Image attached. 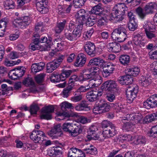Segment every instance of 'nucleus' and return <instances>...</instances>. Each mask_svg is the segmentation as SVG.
I'll list each match as a JSON object with an SVG mask.
<instances>
[{
	"label": "nucleus",
	"mask_w": 157,
	"mask_h": 157,
	"mask_svg": "<svg viewBox=\"0 0 157 157\" xmlns=\"http://www.w3.org/2000/svg\"><path fill=\"white\" fill-rule=\"evenodd\" d=\"M96 68L93 67L85 68L82 71L79 76L81 81H85L89 80V83L87 86L90 88L98 86L102 82L101 77L99 75H96V72L94 71Z\"/></svg>",
	"instance_id": "1"
},
{
	"label": "nucleus",
	"mask_w": 157,
	"mask_h": 157,
	"mask_svg": "<svg viewBox=\"0 0 157 157\" xmlns=\"http://www.w3.org/2000/svg\"><path fill=\"white\" fill-rule=\"evenodd\" d=\"M133 78L127 73L125 75L119 77L118 81L122 85H128L126 90V95L128 102H132L136 97L138 92V87L137 85L131 84Z\"/></svg>",
	"instance_id": "2"
},
{
	"label": "nucleus",
	"mask_w": 157,
	"mask_h": 157,
	"mask_svg": "<svg viewBox=\"0 0 157 157\" xmlns=\"http://www.w3.org/2000/svg\"><path fill=\"white\" fill-rule=\"evenodd\" d=\"M122 3H118L113 8L109 19L113 22L117 23L122 21L127 11L122 6Z\"/></svg>",
	"instance_id": "3"
},
{
	"label": "nucleus",
	"mask_w": 157,
	"mask_h": 157,
	"mask_svg": "<svg viewBox=\"0 0 157 157\" xmlns=\"http://www.w3.org/2000/svg\"><path fill=\"white\" fill-rule=\"evenodd\" d=\"M101 124L103 128V136L105 138H111L117 134V127L109 121L104 120Z\"/></svg>",
	"instance_id": "4"
},
{
	"label": "nucleus",
	"mask_w": 157,
	"mask_h": 157,
	"mask_svg": "<svg viewBox=\"0 0 157 157\" xmlns=\"http://www.w3.org/2000/svg\"><path fill=\"white\" fill-rule=\"evenodd\" d=\"M31 23L30 18L28 16L22 17L14 19L12 23L14 27L23 28L29 25Z\"/></svg>",
	"instance_id": "5"
},
{
	"label": "nucleus",
	"mask_w": 157,
	"mask_h": 157,
	"mask_svg": "<svg viewBox=\"0 0 157 157\" xmlns=\"http://www.w3.org/2000/svg\"><path fill=\"white\" fill-rule=\"evenodd\" d=\"M30 137L36 143H41L46 138L45 133L42 131L34 130L31 133Z\"/></svg>",
	"instance_id": "6"
},
{
	"label": "nucleus",
	"mask_w": 157,
	"mask_h": 157,
	"mask_svg": "<svg viewBox=\"0 0 157 157\" xmlns=\"http://www.w3.org/2000/svg\"><path fill=\"white\" fill-rule=\"evenodd\" d=\"M54 111V106L52 105H50L43 108L42 109V114L40 116L41 119L47 120L51 119L52 118L51 113H53Z\"/></svg>",
	"instance_id": "7"
},
{
	"label": "nucleus",
	"mask_w": 157,
	"mask_h": 157,
	"mask_svg": "<svg viewBox=\"0 0 157 157\" xmlns=\"http://www.w3.org/2000/svg\"><path fill=\"white\" fill-rule=\"evenodd\" d=\"M144 107L150 109L157 107V94H154L147 99L143 103Z\"/></svg>",
	"instance_id": "8"
},
{
	"label": "nucleus",
	"mask_w": 157,
	"mask_h": 157,
	"mask_svg": "<svg viewBox=\"0 0 157 157\" xmlns=\"http://www.w3.org/2000/svg\"><path fill=\"white\" fill-rule=\"evenodd\" d=\"M36 9L41 13L45 14L48 11V0H36Z\"/></svg>",
	"instance_id": "9"
},
{
	"label": "nucleus",
	"mask_w": 157,
	"mask_h": 157,
	"mask_svg": "<svg viewBox=\"0 0 157 157\" xmlns=\"http://www.w3.org/2000/svg\"><path fill=\"white\" fill-rule=\"evenodd\" d=\"M117 85L116 82L112 80H108L102 85L101 89L109 91H114L117 88Z\"/></svg>",
	"instance_id": "10"
},
{
	"label": "nucleus",
	"mask_w": 157,
	"mask_h": 157,
	"mask_svg": "<svg viewBox=\"0 0 157 157\" xmlns=\"http://www.w3.org/2000/svg\"><path fill=\"white\" fill-rule=\"evenodd\" d=\"M102 94V91L93 90L86 93V97L88 101L90 102H93L98 99Z\"/></svg>",
	"instance_id": "11"
},
{
	"label": "nucleus",
	"mask_w": 157,
	"mask_h": 157,
	"mask_svg": "<svg viewBox=\"0 0 157 157\" xmlns=\"http://www.w3.org/2000/svg\"><path fill=\"white\" fill-rule=\"evenodd\" d=\"M142 116L140 113H132L127 114L126 117L122 118V120H126L130 121H133V123H140L142 118Z\"/></svg>",
	"instance_id": "12"
},
{
	"label": "nucleus",
	"mask_w": 157,
	"mask_h": 157,
	"mask_svg": "<svg viewBox=\"0 0 157 157\" xmlns=\"http://www.w3.org/2000/svg\"><path fill=\"white\" fill-rule=\"evenodd\" d=\"M84 47L85 51L89 55L92 57L95 56L96 52L95 46L94 43L90 41L87 42Z\"/></svg>",
	"instance_id": "13"
},
{
	"label": "nucleus",
	"mask_w": 157,
	"mask_h": 157,
	"mask_svg": "<svg viewBox=\"0 0 157 157\" xmlns=\"http://www.w3.org/2000/svg\"><path fill=\"white\" fill-rule=\"evenodd\" d=\"M110 108V105L109 103H107L104 101H100L98 104L97 106L94 108L95 110H97L99 112L98 113H105L109 111Z\"/></svg>",
	"instance_id": "14"
},
{
	"label": "nucleus",
	"mask_w": 157,
	"mask_h": 157,
	"mask_svg": "<svg viewBox=\"0 0 157 157\" xmlns=\"http://www.w3.org/2000/svg\"><path fill=\"white\" fill-rule=\"evenodd\" d=\"M68 157H86L83 152L76 147L69 149L67 154Z\"/></svg>",
	"instance_id": "15"
},
{
	"label": "nucleus",
	"mask_w": 157,
	"mask_h": 157,
	"mask_svg": "<svg viewBox=\"0 0 157 157\" xmlns=\"http://www.w3.org/2000/svg\"><path fill=\"white\" fill-rule=\"evenodd\" d=\"M90 13L92 14H95V16L97 17H102L105 15L100 4H98L94 6Z\"/></svg>",
	"instance_id": "16"
},
{
	"label": "nucleus",
	"mask_w": 157,
	"mask_h": 157,
	"mask_svg": "<svg viewBox=\"0 0 157 157\" xmlns=\"http://www.w3.org/2000/svg\"><path fill=\"white\" fill-rule=\"evenodd\" d=\"M105 63V61L99 57L93 58L89 61L87 66L90 67L92 66L101 67Z\"/></svg>",
	"instance_id": "17"
},
{
	"label": "nucleus",
	"mask_w": 157,
	"mask_h": 157,
	"mask_svg": "<svg viewBox=\"0 0 157 157\" xmlns=\"http://www.w3.org/2000/svg\"><path fill=\"white\" fill-rule=\"evenodd\" d=\"M115 66L111 64L105 65L103 67L102 74L103 77L106 78L113 73L115 70Z\"/></svg>",
	"instance_id": "18"
},
{
	"label": "nucleus",
	"mask_w": 157,
	"mask_h": 157,
	"mask_svg": "<svg viewBox=\"0 0 157 157\" xmlns=\"http://www.w3.org/2000/svg\"><path fill=\"white\" fill-rule=\"evenodd\" d=\"M107 47L110 52L117 53L121 50L120 44L116 42L110 43L107 45Z\"/></svg>",
	"instance_id": "19"
},
{
	"label": "nucleus",
	"mask_w": 157,
	"mask_h": 157,
	"mask_svg": "<svg viewBox=\"0 0 157 157\" xmlns=\"http://www.w3.org/2000/svg\"><path fill=\"white\" fill-rule=\"evenodd\" d=\"M86 60V56L83 54H80L77 57L74 65L76 67H82Z\"/></svg>",
	"instance_id": "20"
},
{
	"label": "nucleus",
	"mask_w": 157,
	"mask_h": 157,
	"mask_svg": "<svg viewBox=\"0 0 157 157\" xmlns=\"http://www.w3.org/2000/svg\"><path fill=\"white\" fill-rule=\"evenodd\" d=\"M157 9V3L155 2H151L147 4L144 7V10L147 14H152L154 10Z\"/></svg>",
	"instance_id": "21"
},
{
	"label": "nucleus",
	"mask_w": 157,
	"mask_h": 157,
	"mask_svg": "<svg viewBox=\"0 0 157 157\" xmlns=\"http://www.w3.org/2000/svg\"><path fill=\"white\" fill-rule=\"evenodd\" d=\"M142 39L141 35L138 34L134 36L132 41L135 45L142 47L144 46L145 45V42L142 40Z\"/></svg>",
	"instance_id": "22"
},
{
	"label": "nucleus",
	"mask_w": 157,
	"mask_h": 157,
	"mask_svg": "<svg viewBox=\"0 0 157 157\" xmlns=\"http://www.w3.org/2000/svg\"><path fill=\"white\" fill-rule=\"evenodd\" d=\"M82 129L81 125L79 123L73 124L71 135L75 136L82 133Z\"/></svg>",
	"instance_id": "23"
},
{
	"label": "nucleus",
	"mask_w": 157,
	"mask_h": 157,
	"mask_svg": "<svg viewBox=\"0 0 157 157\" xmlns=\"http://www.w3.org/2000/svg\"><path fill=\"white\" fill-rule=\"evenodd\" d=\"M59 66V63L54 61L49 62L46 65V71L48 73H51L56 69Z\"/></svg>",
	"instance_id": "24"
},
{
	"label": "nucleus",
	"mask_w": 157,
	"mask_h": 157,
	"mask_svg": "<svg viewBox=\"0 0 157 157\" xmlns=\"http://www.w3.org/2000/svg\"><path fill=\"white\" fill-rule=\"evenodd\" d=\"M45 66V63L42 62L38 63H35L31 66L32 71L37 73L42 70Z\"/></svg>",
	"instance_id": "25"
},
{
	"label": "nucleus",
	"mask_w": 157,
	"mask_h": 157,
	"mask_svg": "<svg viewBox=\"0 0 157 157\" xmlns=\"http://www.w3.org/2000/svg\"><path fill=\"white\" fill-rule=\"evenodd\" d=\"M143 28L145 30V32L148 31L155 32L156 31L155 25H153L150 22H144L143 24Z\"/></svg>",
	"instance_id": "26"
},
{
	"label": "nucleus",
	"mask_w": 157,
	"mask_h": 157,
	"mask_svg": "<svg viewBox=\"0 0 157 157\" xmlns=\"http://www.w3.org/2000/svg\"><path fill=\"white\" fill-rule=\"evenodd\" d=\"M83 27V23L82 22H79V24L76 27H75L73 30L72 32L76 37L78 38L81 35Z\"/></svg>",
	"instance_id": "27"
},
{
	"label": "nucleus",
	"mask_w": 157,
	"mask_h": 157,
	"mask_svg": "<svg viewBox=\"0 0 157 157\" xmlns=\"http://www.w3.org/2000/svg\"><path fill=\"white\" fill-rule=\"evenodd\" d=\"M86 12L84 10L81 9L78 11L76 14L75 15V17L77 18V21H79L81 20L80 22L83 21L86 19Z\"/></svg>",
	"instance_id": "28"
},
{
	"label": "nucleus",
	"mask_w": 157,
	"mask_h": 157,
	"mask_svg": "<svg viewBox=\"0 0 157 157\" xmlns=\"http://www.w3.org/2000/svg\"><path fill=\"white\" fill-rule=\"evenodd\" d=\"M97 18L95 14L90 13L86 21V25L88 27H91L94 25L96 22Z\"/></svg>",
	"instance_id": "29"
},
{
	"label": "nucleus",
	"mask_w": 157,
	"mask_h": 157,
	"mask_svg": "<svg viewBox=\"0 0 157 157\" xmlns=\"http://www.w3.org/2000/svg\"><path fill=\"white\" fill-rule=\"evenodd\" d=\"M75 109L78 111L89 110L90 108L86 101H82L81 102L76 105L75 107Z\"/></svg>",
	"instance_id": "30"
},
{
	"label": "nucleus",
	"mask_w": 157,
	"mask_h": 157,
	"mask_svg": "<svg viewBox=\"0 0 157 157\" xmlns=\"http://www.w3.org/2000/svg\"><path fill=\"white\" fill-rule=\"evenodd\" d=\"M50 80L52 82H59L60 81H64L62 78L61 74L53 73L50 77Z\"/></svg>",
	"instance_id": "31"
},
{
	"label": "nucleus",
	"mask_w": 157,
	"mask_h": 157,
	"mask_svg": "<svg viewBox=\"0 0 157 157\" xmlns=\"http://www.w3.org/2000/svg\"><path fill=\"white\" fill-rule=\"evenodd\" d=\"M147 140L145 137L142 135L137 136L134 141V143L136 145H143L146 144Z\"/></svg>",
	"instance_id": "32"
},
{
	"label": "nucleus",
	"mask_w": 157,
	"mask_h": 157,
	"mask_svg": "<svg viewBox=\"0 0 157 157\" xmlns=\"http://www.w3.org/2000/svg\"><path fill=\"white\" fill-rule=\"evenodd\" d=\"M139 82L141 86L146 87L148 86L151 83V80L149 78L143 76L141 77Z\"/></svg>",
	"instance_id": "33"
},
{
	"label": "nucleus",
	"mask_w": 157,
	"mask_h": 157,
	"mask_svg": "<svg viewBox=\"0 0 157 157\" xmlns=\"http://www.w3.org/2000/svg\"><path fill=\"white\" fill-rule=\"evenodd\" d=\"M119 60L120 63L125 66L128 64L130 61V57L127 55H122L120 56Z\"/></svg>",
	"instance_id": "34"
},
{
	"label": "nucleus",
	"mask_w": 157,
	"mask_h": 157,
	"mask_svg": "<svg viewBox=\"0 0 157 157\" xmlns=\"http://www.w3.org/2000/svg\"><path fill=\"white\" fill-rule=\"evenodd\" d=\"M64 35L65 37L71 41H75L78 39L74 33L73 32L71 33V31L69 30H65Z\"/></svg>",
	"instance_id": "35"
},
{
	"label": "nucleus",
	"mask_w": 157,
	"mask_h": 157,
	"mask_svg": "<svg viewBox=\"0 0 157 157\" xmlns=\"http://www.w3.org/2000/svg\"><path fill=\"white\" fill-rule=\"evenodd\" d=\"M66 23V21L64 20L63 22L57 23V25L55 28V32L56 33H60L64 29L65 24Z\"/></svg>",
	"instance_id": "36"
},
{
	"label": "nucleus",
	"mask_w": 157,
	"mask_h": 157,
	"mask_svg": "<svg viewBox=\"0 0 157 157\" xmlns=\"http://www.w3.org/2000/svg\"><path fill=\"white\" fill-rule=\"evenodd\" d=\"M126 71V72L131 77L136 76L139 73L140 69L137 67H135L128 69Z\"/></svg>",
	"instance_id": "37"
},
{
	"label": "nucleus",
	"mask_w": 157,
	"mask_h": 157,
	"mask_svg": "<svg viewBox=\"0 0 157 157\" xmlns=\"http://www.w3.org/2000/svg\"><path fill=\"white\" fill-rule=\"evenodd\" d=\"M83 151H84L83 152L84 154L85 153H86L87 154L95 155L97 153L96 148L92 145L90 146V147L84 149Z\"/></svg>",
	"instance_id": "38"
},
{
	"label": "nucleus",
	"mask_w": 157,
	"mask_h": 157,
	"mask_svg": "<svg viewBox=\"0 0 157 157\" xmlns=\"http://www.w3.org/2000/svg\"><path fill=\"white\" fill-rule=\"evenodd\" d=\"M147 135L155 139H157V125L153 126L147 133Z\"/></svg>",
	"instance_id": "39"
},
{
	"label": "nucleus",
	"mask_w": 157,
	"mask_h": 157,
	"mask_svg": "<svg viewBox=\"0 0 157 157\" xmlns=\"http://www.w3.org/2000/svg\"><path fill=\"white\" fill-rule=\"evenodd\" d=\"M61 124H58L55 125L54 128L52 130V132L56 134V136L58 137H61L63 135L61 132Z\"/></svg>",
	"instance_id": "40"
},
{
	"label": "nucleus",
	"mask_w": 157,
	"mask_h": 157,
	"mask_svg": "<svg viewBox=\"0 0 157 157\" xmlns=\"http://www.w3.org/2000/svg\"><path fill=\"white\" fill-rule=\"evenodd\" d=\"M73 124L70 123H64L62 127L63 130L71 134Z\"/></svg>",
	"instance_id": "41"
},
{
	"label": "nucleus",
	"mask_w": 157,
	"mask_h": 157,
	"mask_svg": "<svg viewBox=\"0 0 157 157\" xmlns=\"http://www.w3.org/2000/svg\"><path fill=\"white\" fill-rule=\"evenodd\" d=\"M60 105L61 110L64 112L66 111L67 109H73L74 108L71 103L66 101L62 103Z\"/></svg>",
	"instance_id": "42"
},
{
	"label": "nucleus",
	"mask_w": 157,
	"mask_h": 157,
	"mask_svg": "<svg viewBox=\"0 0 157 157\" xmlns=\"http://www.w3.org/2000/svg\"><path fill=\"white\" fill-rule=\"evenodd\" d=\"M127 27L130 31H133L138 27L137 22L135 20H131L128 24Z\"/></svg>",
	"instance_id": "43"
},
{
	"label": "nucleus",
	"mask_w": 157,
	"mask_h": 157,
	"mask_svg": "<svg viewBox=\"0 0 157 157\" xmlns=\"http://www.w3.org/2000/svg\"><path fill=\"white\" fill-rule=\"evenodd\" d=\"M25 68L23 66L18 67L14 69L19 78L22 77L24 75L25 72Z\"/></svg>",
	"instance_id": "44"
},
{
	"label": "nucleus",
	"mask_w": 157,
	"mask_h": 157,
	"mask_svg": "<svg viewBox=\"0 0 157 157\" xmlns=\"http://www.w3.org/2000/svg\"><path fill=\"white\" fill-rule=\"evenodd\" d=\"M97 128L95 127H90L87 131L88 135L87 136V138L89 141L92 140L91 136L94 135L95 132L96 131Z\"/></svg>",
	"instance_id": "45"
},
{
	"label": "nucleus",
	"mask_w": 157,
	"mask_h": 157,
	"mask_svg": "<svg viewBox=\"0 0 157 157\" xmlns=\"http://www.w3.org/2000/svg\"><path fill=\"white\" fill-rule=\"evenodd\" d=\"M62 71V73L61 74L62 78H63L64 81L67 78L69 77L72 73V71L71 70L63 69Z\"/></svg>",
	"instance_id": "46"
},
{
	"label": "nucleus",
	"mask_w": 157,
	"mask_h": 157,
	"mask_svg": "<svg viewBox=\"0 0 157 157\" xmlns=\"http://www.w3.org/2000/svg\"><path fill=\"white\" fill-rule=\"evenodd\" d=\"M78 79L79 78L77 75H72L69 80L68 86H71L73 88V86H74L75 82L78 81Z\"/></svg>",
	"instance_id": "47"
},
{
	"label": "nucleus",
	"mask_w": 157,
	"mask_h": 157,
	"mask_svg": "<svg viewBox=\"0 0 157 157\" xmlns=\"http://www.w3.org/2000/svg\"><path fill=\"white\" fill-rule=\"evenodd\" d=\"M4 5L6 9H9L14 8L15 3L12 0H7L4 2Z\"/></svg>",
	"instance_id": "48"
},
{
	"label": "nucleus",
	"mask_w": 157,
	"mask_h": 157,
	"mask_svg": "<svg viewBox=\"0 0 157 157\" xmlns=\"http://www.w3.org/2000/svg\"><path fill=\"white\" fill-rule=\"evenodd\" d=\"M156 119L153 113L147 115L144 119V121L146 123L151 122Z\"/></svg>",
	"instance_id": "49"
},
{
	"label": "nucleus",
	"mask_w": 157,
	"mask_h": 157,
	"mask_svg": "<svg viewBox=\"0 0 157 157\" xmlns=\"http://www.w3.org/2000/svg\"><path fill=\"white\" fill-rule=\"evenodd\" d=\"M136 11L139 17L142 19L144 18L147 14L145 10L144 11L142 8L140 7L137 8Z\"/></svg>",
	"instance_id": "50"
},
{
	"label": "nucleus",
	"mask_w": 157,
	"mask_h": 157,
	"mask_svg": "<svg viewBox=\"0 0 157 157\" xmlns=\"http://www.w3.org/2000/svg\"><path fill=\"white\" fill-rule=\"evenodd\" d=\"M7 74L6 69L3 67H0V83L3 82L4 79L3 77Z\"/></svg>",
	"instance_id": "51"
},
{
	"label": "nucleus",
	"mask_w": 157,
	"mask_h": 157,
	"mask_svg": "<svg viewBox=\"0 0 157 157\" xmlns=\"http://www.w3.org/2000/svg\"><path fill=\"white\" fill-rule=\"evenodd\" d=\"M23 84L26 86H29L34 85V82L31 78L28 77L23 81Z\"/></svg>",
	"instance_id": "52"
},
{
	"label": "nucleus",
	"mask_w": 157,
	"mask_h": 157,
	"mask_svg": "<svg viewBox=\"0 0 157 157\" xmlns=\"http://www.w3.org/2000/svg\"><path fill=\"white\" fill-rule=\"evenodd\" d=\"M72 89V87L70 86H68L66 88H64L62 92L63 97L64 98H67Z\"/></svg>",
	"instance_id": "53"
},
{
	"label": "nucleus",
	"mask_w": 157,
	"mask_h": 157,
	"mask_svg": "<svg viewBox=\"0 0 157 157\" xmlns=\"http://www.w3.org/2000/svg\"><path fill=\"white\" fill-rule=\"evenodd\" d=\"M39 109V107L37 105L33 104L31 105L29 111L31 114H36Z\"/></svg>",
	"instance_id": "54"
},
{
	"label": "nucleus",
	"mask_w": 157,
	"mask_h": 157,
	"mask_svg": "<svg viewBox=\"0 0 157 157\" xmlns=\"http://www.w3.org/2000/svg\"><path fill=\"white\" fill-rule=\"evenodd\" d=\"M122 122L124 124V127L126 129H127L128 130H129L131 129V128H133V127L134 126L135 124L132 121H130L129 122H124V121L125 120H122V119L121 120Z\"/></svg>",
	"instance_id": "55"
},
{
	"label": "nucleus",
	"mask_w": 157,
	"mask_h": 157,
	"mask_svg": "<svg viewBox=\"0 0 157 157\" xmlns=\"http://www.w3.org/2000/svg\"><path fill=\"white\" fill-rule=\"evenodd\" d=\"M46 75V74L44 73H41L35 77V79L38 83H40L44 80V78Z\"/></svg>",
	"instance_id": "56"
},
{
	"label": "nucleus",
	"mask_w": 157,
	"mask_h": 157,
	"mask_svg": "<svg viewBox=\"0 0 157 157\" xmlns=\"http://www.w3.org/2000/svg\"><path fill=\"white\" fill-rule=\"evenodd\" d=\"M157 47V46L154 48ZM149 57L150 58L153 60L157 59V50L154 51H150L148 53Z\"/></svg>",
	"instance_id": "57"
},
{
	"label": "nucleus",
	"mask_w": 157,
	"mask_h": 157,
	"mask_svg": "<svg viewBox=\"0 0 157 157\" xmlns=\"http://www.w3.org/2000/svg\"><path fill=\"white\" fill-rule=\"evenodd\" d=\"M10 78L12 80H15L19 78L14 69L11 70L8 73Z\"/></svg>",
	"instance_id": "58"
},
{
	"label": "nucleus",
	"mask_w": 157,
	"mask_h": 157,
	"mask_svg": "<svg viewBox=\"0 0 157 157\" xmlns=\"http://www.w3.org/2000/svg\"><path fill=\"white\" fill-rule=\"evenodd\" d=\"M54 157H59L62 154L61 148L59 147L54 148Z\"/></svg>",
	"instance_id": "59"
},
{
	"label": "nucleus",
	"mask_w": 157,
	"mask_h": 157,
	"mask_svg": "<svg viewBox=\"0 0 157 157\" xmlns=\"http://www.w3.org/2000/svg\"><path fill=\"white\" fill-rule=\"evenodd\" d=\"M98 25L100 27L106 25H107V22L104 18L102 17L99 19L97 21Z\"/></svg>",
	"instance_id": "60"
},
{
	"label": "nucleus",
	"mask_w": 157,
	"mask_h": 157,
	"mask_svg": "<svg viewBox=\"0 0 157 157\" xmlns=\"http://www.w3.org/2000/svg\"><path fill=\"white\" fill-rule=\"evenodd\" d=\"M150 66L153 74L155 75H157V61L154 62L151 64Z\"/></svg>",
	"instance_id": "61"
},
{
	"label": "nucleus",
	"mask_w": 157,
	"mask_h": 157,
	"mask_svg": "<svg viewBox=\"0 0 157 157\" xmlns=\"http://www.w3.org/2000/svg\"><path fill=\"white\" fill-rule=\"evenodd\" d=\"M119 31H118V30H117V29H115L113 30L111 34V37L112 39L116 40V39L118 38V37L120 36V35L121 34Z\"/></svg>",
	"instance_id": "62"
},
{
	"label": "nucleus",
	"mask_w": 157,
	"mask_h": 157,
	"mask_svg": "<svg viewBox=\"0 0 157 157\" xmlns=\"http://www.w3.org/2000/svg\"><path fill=\"white\" fill-rule=\"evenodd\" d=\"M94 32V29L93 28H91L88 30L86 34H83V37L85 39H90Z\"/></svg>",
	"instance_id": "63"
},
{
	"label": "nucleus",
	"mask_w": 157,
	"mask_h": 157,
	"mask_svg": "<svg viewBox=\"0 0 157 157\" xmlns=\"http://www.w3.org/2000/svg\"><path fill=\"white\" fill-rule=\"evenodd\" d=\"M82 99V95L80 94L72 97L71 100L72 101L74 102H77L80 101Z\"/></svg>",
	"instance_id": "64"
}]
</instances>
